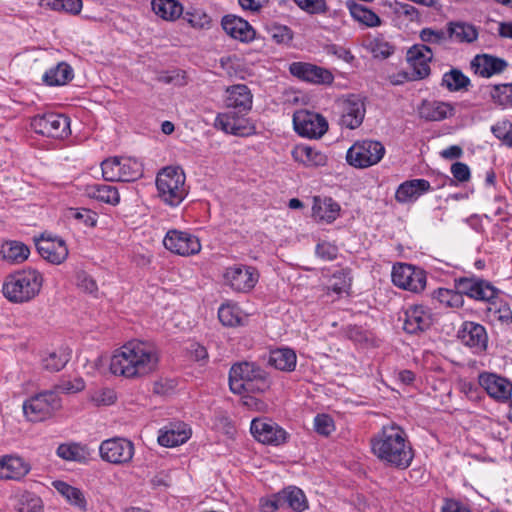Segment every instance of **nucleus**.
Instances as JSON below:
<instances>
[{"mask_svg": "<svg viewBox=\"0 0 512 512\" xmlns=\"http://www.w3.org/2000/svg\"><path fill=\"white\" fill-rule=\"evenodd\" d=\"M102 460L122 465L129 463L134 455V444L125 438H111L104 440L99 447Z\"/></svg>", "mask_w": 512, "mask_h": 512, "instance_id": "13", "label": "nucleus"}, {"mask_svg": "<svg viewBox=\"0 0 512 512\" xmlns=\"http://www.w3.org/2000/svg\"><path fill=\"white\" fill-rule=\"evenodd\" d=\"M454 288L461 291L463 296L483 302L498 298L499 289L489 281L477 277H459L454 279Z\"/></svg>", "mask_w": 512, "mask_h": 512, "instance_id": "9", "label": "nucleus"}, {"mask_svg": "<svg viewBox=\"0 0 512 512\" xmlns=\"http://www.w3.org/2000/svg\"><path fill=\"white\" fill-rule=\"evenodd\" d=\"M218 318L223 325L229 327L242 325L244 320V316L239 307L231 304H225L219 308Z\"/></svg>", "mask_w": 512, "mask_h": 512, "instance_id": "48", "label": "nucleus"}, {"mask_svg": "<svg viewBox=\"0 0 512 512\" xmlns=\"http://www.w3.org/2000/svg\"><path fill=\"white\" fill-rule=\"evenodd\" d=\"M31 128L38 134L51 138H63L69 134L70 120L57 113L36 115L31 120Z\"/></svg>", "mask_w": 512, "mask_h": 512, "instance_id": "11", "label": "nucleus"}, {"mask_svg": "<svg viewBox=\"0 0 512 512\" xmlns=\"http://www.w3.org/2000/svg\"><path fill=\"white\" fill-rule=\"evenodd\" d=\"M297 357L295 352L289 348H280L270 352L268 363L274 368L291 372L295 369Z\"/></svg>", "mask_w": 512, "mask_h": 512, "instance_id": "35", "label": "nucleus"}, {"mask_svg": "<svg viewBox=\"0 0 512 512\" xmlns=\"http://www.w3.org/2000/svg\"><path fill=\"white\" fill-rule=\"evenodd\" d=\"M186 176L180 167L162 168L156 176L158 196L165 204L176 207L188 195Z\"/></svg>", "mask_w": 512, "mask_h": 512, "instance_id": "5", "label": "nucleus"}, {"mask_svg": "<svg viewBox=\"0 0 512 512\" xmlns=\"http://www.w3.org/2000/svg\"><path fill=\"white\" fill-rule=\"evenodd\" d=\"M35 242L40 256L51 264L60 265L69 255L68 247L60 237L43 233L39 238L35 239Z\"/></svg>", "mask_w": 512, "mask_h": 512, "instance_id": "15", "label": "nucleus"}, {"mask_svg": "<svg viewBox=\"0 0 512 512\" xmlns=\"http://www.w3.org/2000/svg\"><path fill=\"white\" fill-rule=\"evenodd\" d=\"M392 281L401 289L419 293L426 286V273L419 267L399 263L393 266Z\"/></svg>", "mask_w": 512, "mask_h": 512, "instance_id": "10", "label": "nucleus"}, {"mask_svg": "<svg viewBox=\"0 0 512 512\" xmlns=\"http://www.w3.org/2000/svg\"><path fill=\"white\" fill-rule=\"evenodd\" d=\"M42 501L39 497L26 494L21 498L18 512H42Z\"/></svg>", "mask_w": 512, "mask_h": 512, "instance_id": "54", "label": "nucleus"}, {"mask_svg": "<svg viewBox=\"0 0 512 512\" xmlns=\"http://www.w3.org/2000/svg\"><path fill=\"white\" fill-rule=\"evenodd\" d=\"M56 454L63 460L78 463H86L91 458L90 449L86 445L75 442L60 444L56 450Z\"/></svg>", "mask_w": 512, "mask_h": 512, "instance_id": "34", "label": "nucleus"}, {"mask_svg": "<svg viewBox=\"0 0 512 512\" xmlns=\"http://www.w3.org/2000/svg\"><path fill=\"white\" fill-rule=\"evenodd\" d=\"M368 47L375 57L387 58L393 53V47L388 42L378 38L370 40Z\"/></svg>", "mask_w": 512, "mask_h": 512, "instance_id": "57", "label": "nucleus"}, {"mask_svg": "<svg viewBox=\"0 0 512 512\" xmlns=\"http://www.w3.org/2000/svg\"><path fill=\"white\" fill-rule=\"evenodd\" d=\"M507 66L504 59L489 54L476 55L470 63L475 74L487 78L502 73Z\"/></svg>", "mask_w": 512, "mask_h": 512, "instance_id": "27", "label": "nucleus"}, {"mask_svg": "<svg viewBox=\"0 0 512 512\" xmlns=\"http://www.w3.org/2000/svg\"><path fill=\"white\" fill-rule=\"evenodd\" d=\"M93 400L98 405H110V404L115 402L116 394H115V392L113 390H110V389L103 390V391L97 393L93 397Z\"/></svg>", "mask_w": 512, "mask_h": 512, "instance_id": "64", "label": "nucleus"}, {"mask_svg": "<svg viewBox=\"0 0 512 512\" xmlns=\"http://www.w3.org/2000/svg\"><path fill=\"white\" fill-rule=\"evenodd\" d=\"M449 41L457 43H473L478 38V29L471 23L450 21L446 24Z\"/></svg>", "mask_w": 512, "mask_h": 512, "instance_id": "30", "label": "nucleus"}, {"mask_svg": "<svg viewBox=\"0 0 512 512\" xmlns=\"http://www.w3.org/2000/svg\"><path fill=\"white\" fill-rule=\"evenodd\" d=\"M77 285L87 293H94L97 291L96 281L85 272H79L77 274Z\"/></svg>", "mask_w": 512, "mask_h": 512, "instance_id": "60", "label": "nucleus"}, {"mask_svg": "<svg viewBox=\"0 0 512 512\" xmlns=\"http://www.w3.org/2000/svg\"><path fill=\"white\" fill-rule=\"evenodd\" d=\"M289 71L293 76L313 84H330L333 81V75L329 70L311 63L293 62L289 66Z\"/></svg>", "mask_w": 512, "mask_h": 512, "instance_id": "22", "label": "nucleus"}, {"mask_svg": "<svg viewBox=\"0 0 512 512\" xmlns=\"http://www.w3.org/2000/svg\"><path fill=\"white\" fill-rule=\"evenodd\" d=\"M229 386L233 393L264 392L270 387L268 374L255 363L234 364L229 372Z\"/></svg>", "mask_w": 512, "mask_h": 512, "instance_id": "4", "label": "nucleus"}, {"mask_svg": "<svg viewBox=\"0 0 512 512\" xmlns=\"http://www.w3.org/2000/svg\"><path fill=\"white\" fill-rule=\"evenodd\" d=\"M461 342L475 352L485 351L488 343V336L484 326L475 322H464L458 335Z\"/></svg>", "mask_w": 512, "mask_h": 512, "instance_id": "24", "label": "nucleus"}, {"mask_svg": "<svg viewBox=\"0 0 512 512\" xmlns=\"http://www.w3.org/2000/svg\"><path fill=\"white\" fill-rule=\"evenodd\" d=\"M22 408L28 421L40 422L52 417L61 408V399L56 392L45 391L27 399Z\"/></svg>", "mask_w": 512, "mask_h": 512, "instance_id": "6", "label": "nucleus"}, {"mask_svg": "<svg viewBox=\"0 0 512 512\" xmlns=\"http://www.w3.org/2000/svg\"><path fill=\"white\" fill-rule=\"evenodd\" d=\"M487 304L485 313L490 322H500L504 325L512 323V311L508 303L498 297Z\"/></svg>", "mask_w": 512, "mask_h": 512, "instance_id": "36", "label": "nucleus"}, {"mask_svg": "<svg viewBox=\"0 0 512 512\" xmlns=\"http://www.w3.org/2000/svg\"><path fill=\"white\" fill-rule=\"evenodd\" d=\"M316 254L325 261H331L337 257L338 248L329 242H322L317 245Z\"/></svg>", "mask_w": 512, "mask_h": 512, "instance_id": "59", "label": "nucleus"}, {"mask_svg": "<svg viewBox=\"0 0 512 512\" xmlns=\"http://www.w3.org/2000/svg\"><path fill=\"white\" fill-rule=\"evenodd\" d=\"M190 438V432L183 425H172L158 436V442L165 447H175L185 443Z\"/></svg>", "mask_w": 512, "mask_h": 512, "instance_id": "41", "label": "nucleus"}, {"mask_svg": "<svg viewBox=\"0 0 512 512\" xmlns=\"http://www.w3.org/2000/svg\"><path fill=\"white\" fill-rule=\"evenodd\" d=\"M214 126L236 136H247L254 132V126L249 120L233 111L218 114Z\"/></svg>", "mask_w": 512, "mask_h": 512, "instance_id": "21", "label": "nucleus"}, {"mask_svg": "<svg viewBox=\"0 0 512 512\" xmlns=\"http://www.w3.org/2000/svg\"><path fill=\"white\" fill-rule=\"evenodd\" d=\"M159 359V350L154 343L132 340L114 352L110 370L125 378H141L156 371Z\"/></svg>", "mask_w": 512, "mask_h": 512, "instance_id": "1", "label": "nucleus"}, {"mask_svg": "<svg viewBox=\"0 0 512 512\" xmlns=\"http://www.w3.org/2000/svg\"><path fill=\"white\" fill-rule=\"evenodd\" d=\"M470 85V79L457 68H453L444 73L441 81V86L445 87L450 92L468 90Z\"/></svg>", "mask_w": 512, "mask_h": 512, "instance_id": "44", "label": "nucleus"}, {"mask_svg": "<svg viewBox=\"0 0 512 512\" xmlns=\"http://www.w3.org/2000/svg\"><path fill=\"white\" fill-rule=\"evenodd\" d=\"M227 107L238 109L239 112H247L252 107V94L244 84H238L227 88Z\"/></svg>", "mask_w": 512, "mask_h": 512, "instance_id": "32", "label": "nucleus"}, {"mask_svg": "<svg viewBox=\"0 0 512 512\" xmlns=\"http://www.w3.org/2000/svg\"><path fill=\"white\" fill-rule=\"evenodd\" d=\"M225 285L236 292H249L259 279L256 268L247 265H233L226 268L223 275Z\"/></svg>", "mask_w": 512, "mask_h": 512, "instance_id": "12", "label": "nucleus"}, {"mask_svg": "<svg viewBox=\"0 0 512 512\" xmlns=\"http://www.w3.org/2000/svg\"><path fill=\"white\" fill-rule=\"evenodd\" d=\"M347 7L351 16L359 23H362L367 27H376L381 24L379 16L364 5L358 4L354 1H348Z\"/></svg>", "mask_w": 512, "mask_h": 512, "instance_id": "43", "label": "nucleus"}, {"mask_svg": "<svg viewBox=\"0 0 512 512\" xmlns=\"http://www.w3.org/2000/svg\"><path fill=\"white\" fill-rule=\"evenodd\" d=\"M451 173L453 177L459 182H467L471 175L468 165L463 162L453 163L451 166Z\"/></svg>", "mask_w": 512, "mask_h": 512, "instance_id": "61", "label": "nucleus"}, {"mask_svg": "<svg viewBox=\"0 0 512 512\" xmlns=\"http://www.w3.org/2000/svg\"><path fill=\"white\" fill-rule=\"evenodd\" d=\"M479 384L495 401L506 403L511 400L512 383L508 379L485 372L479 375Z\"/></svg>", "mask_w": 512, "mask_h": 512, "instance_id": "18", "label": "nucleus"}, {"mask_svg": "<svg viewBox=\"0 0 512 512\" xmlns=\"http://www.w3.org/2000/svg\"><path fill=\"white\" fill-rule=\"evenodd\" d=\"M371 447L377 458L399 469L409 467L414 457L404 430L397 425L384 426L371 439Z\"/></svg>", "mask_w": 512, "mask_h": 512, "instance_id": "2", "label": "nucleus"}, {"mask_svg": "<svg viewBox=\"0 0 512 512\" xmlns=\"http://www.w3.org/2000/svg\"><path fill=\"white\" fill-rule=\"evenodd\" d=\"M73 78L72 68L65 62L58 63L55 67L47 70L42 80L49 86H61Z\"/></svg>", "mask_w": 512, "mask_h": 512, "instance_id": "38", "label": "nucleus"}, {"mask_svg": "<svg viewBox=\"0 0 512 512\" xmlns=\"http://www.w3.org/2000/svg\"><path fill=\"white\" fill-rule=\"evenodd\" d=\"M424 43L443 45L449 41L448 30L423 28L419 34Z\"/></svg>", "mask_w": 512, "mask_h": 512, "instance_id": "51", "label": "nucleus"}, {"mask_svg": "<svg viewBox=\"0 0 512 512\" xmlns=\"http://www.w3.org/2000/svg\"><path fill=\"white\" fill-rule=\"evenodd\" d=\"M418 114L426 121H442L454 114V108L446 102L424 100L418 108Z\"/></svg>", "mask_w": 512, "mask_h": 512, "instance_id": "29", "label": "nucleus"}, {"mask_svg": "<svg viewBox=\"0 0 512 512\" xmlns=\"http://www.w3.org/2000/svg\"><path fill=\"white\" fill-rule=\"evenodd\" d=\"M492 101L500 106L512 105V83L498 84L488 87Z\"/></svg>", "mask_w": 512, "mask_h": 512, "instance_id": "49", "label": "nucleus"}, {"mask_svg": "<svg viewBox=\"0 0 512 512\" xmlns=\"http://www.w3.org/2000/svg\"><path fill=\"white\" fill-rule=\"evenodd\" d=\"M341 115L339 124L348 129L358 128L365 117L366 108L363 100L356 95H350L340 103Z\"/></svg>", "mask_w": 512, "mask_h": 512, "instance_id": "19", "label": "nucleus"}, {"mask_svg": "<svg viewBox=\"0 0 512 512\" xmlns=\"http://www.w3.org/2000/svg\"><path fill=\"white\" fill-rule=\"evenodd\" d=\"M431 189L430 182L425 179L407 180L398 186L395 199L402 204L414 202Z\"/></svg>", "mask_w": 512, "mask_h": 512, "instance_id": "28", "label": "nucleus"}, {"mask_svg": "<svg viewBox=\"0 0 512 512\" xmlns=\"http://www.w3.org/2000/svg\"><path fill=\"white\" fill-rule=\"evenodd\" d=\"M261 512H274L284 509L280 493L273 495L269 499L261 500Z\"/></svg>", "mask_w": 512, "mask_h": 512, "instance_id": "62", "label": "nucleus"}, {"mask_svg": "<svg viewBox=\"0 0 512 512\" xmlns=\"http://www.w3.org/2000/svg\"><path fill=\"white\" fill-rule=\"evenodd\" d=\"M102 175L106 181L131 182L143 174L141 163L132 158L112 157L101 163Z\"/></svg>", "mask_w": 512, "mask_h": 512, "instance_id": "7", "label": "nucleus"}, {"mask_svg": "<svg viewBox=\"0 0 512 512\" xmlns=\"http://www.w3.org/2000/svg\"><path fill=\"white\" fill-rule=\"evenodd\" d=\"M0 255L10 264H20L26 261L30 255V249L20 241H5L1 245Z\"/></svg>", "mask_w": 512, "mask_h": 512, "instance_id": "33", "label": "nucleus"}, {"mask_svg": "<svg viewBox=\"0 0 512 512\" xmlns=\"http://www.w3.org/2000/svg\"><path fill=\"white\" fill-rule=\"evenodd\" d=\"M59 388L65 393H76L85 388V382L82 378H75L74 380L63 381Z\"/></svg>", "mask_w": 512, "mask_h": 512, "instance_id": "63", "label": "nucleus"}, {"mask_svg": "<svg viewBox=\"0 0 512 512\" xmlns=\"http://www.w3.org/2000/svg\"><path fill=\"white\" fill-rule=\"evenodd\" d=\"M69 360L70 353L65 349H59L43 356L42 366L49 372H58L65 367Z\"/></svg>", "mask_w": 512, "mask_h": 512, "instance_id": "45", "label": "nucleus"}, {"mask_svg": "<svg viewBox=\"0 0 512 512\" xmlns=\"http://www.w3.org/2000/svg\"><path fill=\"white\" fill-rule=\"evenodd\" d=\"M340 206L332 198L314 197L312 216L316 221L331 223L339 216Z\"/></svg>", "mask_w": 512, "mask_h": 512, "instance_id": "31", "label": "nucleus"}, {"mask_svg": "<svg viewBox=\"0 0 512 512\" xmlns=\"http://www.w3.org/2000/svg\"><path fill=\"white\" fill-rule=\"evenodd\" d=\"M151 6L157 16L167 21L176 20L183 12L182 5L176 0H152Z\"/></svg>", "mask_w": 512, "mask_h": 512, "instance_id": "40", "label": "nucleus"}, {"mask_svg": "<svg viewBox=\"0 0 512 512\" xmlns=\"http://www.w3.org/2000/svg\"><path fill=\"white\" fill-rule=\"evenodd\" d=\"M250 431L259 442L274 446L285 443L288 436L287 432L282 427L267 418L253 419Z\"/></svg>", "mask_w": 512, "mask_h": 512, "instance_id": "16", "label": "nucleus"}, {"mask_svg": "<svg viewBox=\"0 0 512 512\" xmlns=\"http://www.w3.org/2000/svg\"><path fill=\"white\" fill-rule=\"evenodd\" d=\"M297 6L308 14H324L328 10L326 0H294Z\"/></svg>", "mask_w": 512, "mask_h": 512, "instance_id": "53", "label": "nucleus"}, {"mask_svg": "<svg viewBox=\"0 0 512 512\" xmlns=\"http://www.w3.org/2000/svg\"><path fill=\"white\" fill-rule=\"evenodd\" d=\"M221 25L229 36L241 42H250L255 38V30L252 26L238 16H224Z\"/></svg>", "mask_w": 512, "mask_h": 512, "instance_id": "26", "label": "nucleus"}, {"mask_svg": "<svg viewBox=\"0 0 512 512\" xmlns=\"http://www.w3.org/2000/svg\"><path fill=\"white\" fill-rule=\"evenodd\" d=\"M293 124L299 135L308 138H320L328 129V123L323 116L307 110L296 111Z\"/></svg>", "mask_w": 512, "mask_h": 512, "instance_id": "14", "label": "nucleus"}, {"mask_svg": "<svg viewBox=\"0 0 512 512\" xmlns=\"http://www.w3.org/2000/svg\"><path fill=\"white\" fill-rule=\"evenodd\" d=\"M43 274L35 268L17 270L6 276L2 292L12 303L23 304L36 298L43 287Z\"/></svg>", "mask_w": 512, "mask_h": 512, "instance_id": "3", "label": "nucleus"}, {"mask_svg": "<svg viewBox=\"0 0 512 512\" xmlns=\"http://www.w3.org/2000/svg\"><path fill=\"white\" fill-rule=\"evenodd\" d=\"M433 59L432 49L425 44H415L407 52V60L413 70L412 79L420 80L430 75L429 63Z\"/></svg>", "mask_w": 512, "mask_h": 512, "instance_id": "20", "label": "nucleus"}, {"mask_svg": "<svg viewBox=\"0 0 512 512\" xmlns=\"http://www.w3.org/2000/svg\"><path fill=\"white\" fill-rule=\"evenodd\" d=\"M433 323L431 310L423 305H414L405 311L403 329L410 334L427 330Z\"/></svg>", "mask_w": 512, "mask_h": 512, "instance_id": "23", "label": "nucleus"}, {"mask_svg": "<svg viewBox=\"0 0 512 512\" xmlns=\"http://www.w3.org/2000/svg\"><path fill=\"white\" fill-rule=\"evenodd\" d=\"M491 131L503 145L512 147V123L509 120H502L491 127Z\"/></svg>", "mask_w": 512, "mask_h": 512, "instance_id": "52", "label": "nucleus"}, {"mask_svg": "<svg viewBox=\"0 0 512 512\" xmlns=\"http://www.w3.org/2000/svg\"><path fill=\"white\" fill-rule=\"evenodd\" d=\"M385 147L379 141L363 140L355 142L347 151L346 160L355 168H368L381 161Z\"/></svg>", "mask_w": 512, "mask_h": 512, "instance_id": "8", "label": "nucleus"}, {"mask_svg": "<svg viewBox=\"0 0 512 512\" xmlns=\"http://www.w3.org/2000/svg\"><path fill=\"white\" fill-rule=\"evenodd\" d=\"M314 427L323 436L330 435L335 429L333 419L327 414H318L314 419Z\"/></svg>", "mask_w": 512, "mask_h": 512, "instance_id": "56", "label": "nucleus"}, {"mask_svg": "<svg viewBox=\"0 0 512 512\" xmlns=\"http://www.w3.org/2000/svg\"><path fill=\"white\" fill-rule=\"evenodd\" d=\"M433 298L450 308H459L464 304L463 293L457 289L439 288L433 292Z\"/></svg>", "mask_w": 512, "mask_h": 512, "instance_id": "47", "label": "nucleus"}, {"mask_svg": "<svg viewBox=\"0 0 512 512\" xmlns=\"http://www.w3.org/2000/svg\"><path fill=\"white\" fill-rule=\"evenodd\" d=\"M165 248L181 256L195 255L200 252L199 239L188 232L169 230L163 239Z\"/></svg>", "mask_w": 512, "mask_h": 512, "instance_id": "17", "label": "nucleus"}, {"mask_svg": "<svg viewBox=\"0 0 512 512\" xmlns=\"http://www.w3.org/2000/svg\"><path fill=\"white\" fill-rule=\"evenodd\" d=\"M352 277L350 276L349 270L336 271L330 281L328 290L333 291L336 294L347 293L351 287Z\"/></svg>", "mask_w": 512, "mask_h": 512, "instance_id": "50", "label": "nucleus"}, {"mask_svg": "<svg viewBox=\"0 0 512 512\" xmlns=\"http://www.w3.org/2000/svg\"><path fill=\"white\" fill-rule=\"evenodd\" d=\"M86 192L90 198L110 205H117L120 201V195L115 186L106 184L89 185Z\"/></svg>", "mask_w": 512, "mask_h": 512, "instance_id": "39", "label": "nucleus"}, {"mask_svg": "<svg viewBox=\"0 0 512 512\" xmlns=\"http://www.w3.org/2000/svg\"><path fill=\"white\" fill-rule=\"evenodd\" d=\"M54 486L70 504L76 506L82 511L86 510L87 503L80 489L61 481L56 482Z\"/></svg>", "mask_w": 512, "mask_h": 512, "instance_id": "46", "label": "nucleus"}, {"mask_svg": "<svg viewBox=\"0 0 512 512\" xmlns=\"http://www.w3.org/2000/svg\"><path fill=\"white\" fill-rule=\"evenodd\" d=\"M70 216L84 223L88 227H94L97 223V214L89 209H70Z\"/></svg>", "mask_w": 512, "mask_h": 512, "instance_id": "58", "label": "nucleus"}, {"mask_svg": "<svg viewBox=\"0 0 512 512\" xmlns=\"http://www.w3.org/2000/svg\"><path fill=\"white\" fill-rule=\"evenodd\" d=\"M279 493L284 508H291L296 512H301L308 507L306 496L303 491L297 487H288Z\"/></svg>", "mask_w": 512, "mask_h": 512, "instance_id": "42", "label": "nucleus"}, {"mask_svg": "<svg viewBox=\"0 0 512 512\" xmlns=\"http://www.w3.org/2000/svg\"><path fill=\"white\" fill-rule=\"evenodd\" d=\"M269 34L277 44H288L293 38L291 29L284 25H273Z\"/></svg>", "mask_w": 512, "mask_h": 512, "instance_id": "55", "label": "nucleus"}, {"mask_svg": "<svg viewBox=\"0 0 512 512\" xmlns=\"http://www.w3.org/2000/svg\"><path fill=\"white\" fill-rule=\"evenodd\" d=\"M295 161L305 166H324L327 163V156L310 146H297L292 151Z\"/></svg>", "mask_w": 512, "mask_h": 512, "instance_id": "37", "label": "nucleus"}, {"mask_svg": "<svg viewBox=\"0 0 512 512\" xmlns=\"http://www.w3.org/2000/svg\"><path fill=\"white\" fill-rule=\"evenodd\" d=\"M31 470V465L24 458L16 455L0 457V479L21 480Z\"/></svg>", "mask_w": 512, "mask_h": 512, "instance_id": "25", "label": "nucleus"}]
</instances>
